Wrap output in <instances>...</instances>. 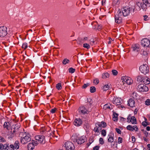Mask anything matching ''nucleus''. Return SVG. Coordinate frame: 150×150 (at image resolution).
I'll list each match as a JSON object with an SVG mask.
<instances>
[{
	"instance_id": "f257e3e1",
	"label": "nucleus",
	"mask_w": 150,
	"mask_h": 150,
	"mask_svg": "<svg viewBox=\"0 0 150 150\" xmlns=\"http://www.w3.org/2000/svg\"><path fill=\"white\" fill-rule=\"evenodd\" d=\"M142 3L137 2L136 8L138 10H140L141 7L143 10L146 11L147 7L150 6V3L148 2V0H142Z\"/></svg>"
},
{
	"instance_id": "f03ea898",
	"label": "nucleus",
	"mask_w": 150,
	"mask_h": 150,
	"mask_svg": "<svg viewBox=\"0 0 150 150\" xmlns=\"http://www.w3.org/2000/svg\"><path fill=\"white\" fill-rule=\"evenodd\" d=\"M95 127H94L93 131L95 132L98 133L101 130L102 127H105L106 126L105 122L102 121L101 122H97L95 124Z\"/></svg>"
},
{
	"instance_id": "7ed1b4c3",
	"label": "nucleus",
	"mask_w": 150,
	"mask_h": 150,
	"mask_svg": "<svg viewBox=\"0 0 150 150\" xmlns=\"http://www.w3.org/2000/svg\"><path fill=\"white\" fill-rule=\"evenodd\" d=\"M64 146L66 150H74L75 149L73 143L70 142H66L64 144Z\"/></svg>"
},
{
	"instance_id": "20e7f679",
	"label": "nucleus",
	"mask_w": 150,
	"mask_h": 150,
	"mask_svg": "<svg viewBox=\"0 0 150 150\" xmlns=\"http://www.w3.org/2000/svg\"><path fill=\"white\" fill-rule=\"evenodd\" d=\"M121 80L123 84L126 83L128 85L131 84L133 82L131 78L129 77L123 76L121 78Z\"/></svg>"
},
{
	"instance_id": "39448f33",
	"label": "nucleus",
	"mask_w": 150,
	"mask_h": 150,
	"mask_svg": "<svg viewBox=\"0 0 150 150\" xmlns=\"http://www.w3.org/2000/svg\"><path fill=\"white\" fill-rule=\"evenodd\" d=\"M23 137H21V142L23 144H25L27 143L31 140L30 136L29 135H26L25 134H24Z\"/></svg>"
},
{
	"instance_id": "423d86ee",
	"label": "nucleus",
	"mask_w": 150,
	"mask_h": 150,
	"mask_svg": "<svg viewBox=\"0 0 150 150\" xmlns=\"http://www.w3.org/2000/svg\"><path fill=\"white\" fill-rule=\"evenodd\" d=\"M131 10L130 8L129 7H125L121 9L123 15L124 16H128L130 14Z\"/></svg>"
},
{
	"instance_id": "0eeeda50",
	"label": "nucleus",
	"mask_w": 150,
	"mask_h": 150,
	"mask_svg": "<svg viewBox=\"0 0 150 150\" xmlns=\"http://www.w3.org/2000/svg\"><path fill=\"white\" fill-rule=\"evenodd\" d=\"M139 70L142 73L146 74L149 72V68L146 64H143L140 67Z\"/></svg>"
},
{
	"instance_id": "6e6552de",
	"label": "nucleus",
	"mask_w": 150,
	"mask_h": 150,
	"mask_svg": "<svg viewBox=\"0 0 150 150\" xmlns=\"http://www.w3.org/2000/svg\"><path fill=\"white\" fill-rule=\"evenodd\" d=\"M36 142H37L39 143L44 144L45 143V137L43 135H37L35 137Z\"/></svg>"
},
{
	"instance_id": "1a4fd4ad",
	"label": "nucleus",
	"mask_w": 150,
	"mask_h": 150,
	"mask_svg": "<svg viewBox=\"0 0 150 150\" xmlns=\"http://www.w3.org/2000/svg\"><path fill=\"white\" fill-rule=\"evenodd\" d=\"M38 144V143L37 142L33 140L28 144L27 149L28 150H33L35 146Z\"/></svg>"
},
{
	"instance_id": "9d476101",
	"label": "nucleus",
	"mask_w": 150,
	"mask_h": 150,
	"mask_svg": "<svg viewBox=\"0 0 150 150\" xmlns=\"http://www.w3.org/2000/svg\"><path fill=\"white\" fill-rule=\"evenodd\" d=\"M7 28L6 27L2 26L0 27V37H4L7 34Z\"/></svg>"
},
{
	"instance_id": "9b49d317",
	"label": "nucleus",
	"mask_w": 150,
	"mask_h": 150,
	"mask_svg": "<svg viewBox=\"0 0 150 150\" xmlns=\"http://www.w3.org/2000/svg\"><path fill=\"white\" fill-rule=\"evenodd\" d=\"M114 97L112 100V103L116 105H120L122 102V100L120 98Z\"/></svg>"
},
{
	"instance_id": "f8f14e48",
	"label": "nucleus",
	"mask_w": 150,
	"mask_h": 150,
	"mask_svg": "<svg viewBox=\"0 0 150 150\" xmlns=\"http://www.w3.org/2000/svg\"><path fill=\"white\" fill-rule=\"evenodd\" d=\"M141 45L144 47H149L150 45V40L147 38H144L141 41Z\"/></svg>"
},
{
	"instance_id": "ddd939ff",
	"label": "nucleus",
	"mask_w": 150,
	"mask_h": 150,
	"mask_svg": "<svg viewBox=\"0 0 150 150\" xmlns=\"http://www.w3.org/2000/svg\"><path fill=\"white\" fill-rule=\"evenodd\" d=\"M138 89L140 92H145L148 90V87L143 84L139 85L138 86Z\"/></svg>"
},
{
	"instance_id": "4468645a",
	"label": "nucleus",
	"mask_w": 150,
	"mask_h": 150,
	"mask_svg": "<svg viewBox=\"0 0 150 150\" xmlns=\"http://www.w3.org/2000/svg\"><path fill=\"white\" fill-rule=\"evenodd\" d=\"M20 127L19 123H17L16 125H13L11 129L12 132L14 133H17Z\"/></svg>"
},
{
	"instance_id": "2eb2a0df",
	"label": "nucleus",
	"mask_w": 150,
	"mask_h": 150,
	"mask_svg": "<svg viewBox=\"0 0 150 150\" xmlns=\"http://www.w3.org/2000/svg\"><path fill=\"white\" fill-rule=\"evenodd\" d=\"M86 140L85 137L84 136H82L79 137L76 139V142L78 144H81L85 142Z\"/></svg>"
},
{
	"instance_id": "dca6fc26",
	"label": "nucleus",
	"mask_w": 150,
	"mask_h": 150,
	"mask_svg": "<svg viewBox=\"0 0 150 150\" xmlns=\"http://www.w3.org/2000/svg\"><path fill=\"white\" fill-rule=\"evenodd\" d=\"M19 141H16L15 142L14 145L11 144L10 145V147L11 148V150H14V149H17L19 147Z\"/></svg>"
},
{
	"instance_id": "f3484780",
	"label": "nucleus",
	"mask_w": 150,
	"mask_h": 150,
	"mask_svg": "<svg viewBox=\"0 0 150 150\" xmlns=\"http://www.w3.org/2000/svg\"><path fill=\"white\" fill-rule=\"evenodd\" d=\"M79 110L80 113L83 114H88L89 112L88 110L84 106H81L80 107Z\"/></svg>"
},
{
	"instance_id": "a211bd4d",
	"label": "nucleus",
	"mask_w": 150,
	"mask_h": 150,
	"mask_svg": "<svg viewBox=\"0 0 150 150\" xmlns=\"http://www.w3.org/2000/svg\"><path fill=\"white\" fill-rule=\"evenodd\" d=\"M82 123V121L80 118L76 119L74 122V125L77 126H79L81 125Z\"/></svg>"
},
{
	"instance_id": "6ab92c4d",
	"label": "nucleus",
	"mask_w": 150,
	"mask_h": 150,
	"mask_svg": "<svg viewBox=\"0 0 150 150\" xmlns=\"http://www.w3.org/2000/svg\"><path fill=\"white\" fill-rule=\"evenodd\" d=\"M114 135L113 133H110L108 135V142L112 143L114 141Z\"/></svg>"
},
{
	"instance_id": "aec40b11",
	"label": "nucleus",
	"mask_w": 150,
	"mask_h": 150,
	"mask_svg": "<svg viewBox=\"0 0 150 150\" xmlns=\"http://www.w3.org/2000/svg\"><path fill=\"white\" fill-rule=\"evenodd\" d=\"M134 101L132 99H130L128 101V105L131 107L134 106Z\"/></svg>"
},
{
	"instance_id": "412c9836",
	"label": "nucleus",
	"mask_w": 150,
	"mask_h": 150,
	"mask_svg": "<svg viewBox=\"0 0 150 150\" xmlns=\"http://www.w3.org/2000/svg\"><path fill=\"white\" fill-rule=\"evenodd\" d=\"M129 123L131 122L132 124H136V120L135 117L132 116L131 117L130 120L127 121Z\"/></svg>"
},
{
	"instance_id": "4be33fe9",
	"label": "nucleus",
	"mask_w": 150,
	"mask_h": 150,
	"mask_svg": "<svg viewBox=\"0 0 150 150\" xmlns=\"http://www.w3.org/2000/svg\"><path fill=\"white\" fill-rule=\"evenodd\" d=\"M133 51L134 52H138L139 50V46L138 45L135 44L132 47Z\"/></svg>"
},
{
	"instance_id": "5701e85b",
	"label": "nucleus",
	"mask_w": 150,
	"mask_h": 150,
	"mask_svg": "<svg viewBox=\"0 0 150 150\" xmlns=\"http://www.w3.org/2000/svg\"><path fill=\"white\" fill-rule=\"evenodd\" d=\"M48 136L50 137V141H51V140L52 139V138H53L54 139H55V138H57L58 136H55V133H54L53 132L52 133H50L48 134ZM56 140H57V139H55Z\"/></svg>"
},
{
	"instance_id": "b1692460",
	"label": "nucleus",
	"mask_w": 150,
	"mask_h": 150,
	"mask_svg": "<svg viewBox=\"0 0 150 150\" xmlns=\"http://www.w3.org/2000/svg\"><path fill=\"white\" fill-rule=\"evenodd\" d=\"M115 22L117 23H120L122 22V17H118L116 16L115 17Z\"/></svg>"
},
{
	"instance_id": "393cba45",
	"label": "nucleus",
	"mask_w": 150,
	"mask_h": 150,
	"mask_svg": "<svg viewBox=\"0 0 150 150\" xmlns=\"http://www.w3.org/2000/svg\"><path fill=\"white\" fill-rule=\"evenodd\" d=\"M110 88V85H109L108 84H106L102 87V89L103 91H106L107 90L109 89Z\"/></svg>"
},
{
	"instance_id": "a878e982",
	"label": "nucleus",
	"mask_w": 150,
	"mask_h": 150,
	"mask_svg": "<svg viewBox=\"0 0 150 150\" xmlns=\"http://www.w3.org/2000/svg\"><path fill=\"white\" fill-rule=\"evenodd\" d=\"M10 123L8 122H5L3 125L4 128H6L7 129H8L10 127Z\"/></svg>"
},
{
	"instance_id": "bb28decb",
	"label": "nucleus",
	"mask_w": 150,
	"mask_h": 150,
	"mask_svg": "<svg viewBox=\"0 0 150 150\" xmlns=\"http://www.w3.org/2000/svg\"><path fill=\"white\" fill-rule=\"evenodd\" d=\"M109 77V74L107 72L104 73L102 74V78L103 79H105L108 78Z\"/></svg>"
},
{
	"instance_id": "cd10ccee",
	"label": "nucleus",
	"mask_w": 150,
	"mask_h": 150,
	"mask_svg": "<svg viewBox=\"0 0 150 150\" xmlns=\"http://www.w3.org/2000/svg\"><path fill=\"white\" fill-rule=\"evenodd\" d=\"M112 106L110 104H106L103 107V108L105 110L108 109H112Z\"/></svg>"
},
{
	"instance_id": "c85d7f7f",
	"label": "nucleus",
	"mask_w": 150,
	"mask_h": 150,
	"mask_svg": "<svg viewBox=\"0 0 150 150\" xmlns=\"http://www.w3.org/2000/svg\"><path fill=\"white\" fill-rule=\"evenodd\" d=\"M9 147L8 146V144H6L3 145V150H8L9 148Z\"/></svg>"
},
{
	"instance_id": "c756f323",
	"label": "nucleus",
	"mask_w": 150,
	"mask_h": 150,
	"mask_svg": "<svg viewBox=\"0 0 150 150\" xmlns=\"http://www.w3.org/2000/svg\"><path fill=\"white\" fill-rule=\"evenodd\" d=\"M121 10L120 9H118L117 12V14H116L115 15V16H116L118 17H122V13L121 12Z\"/></svg>"
},
{
	"instance_id": "7c9ffc66",
	"label": "nucleus",
	"mask_w": 150,
	"mask_h": 150,
	"mask_svg": "<svg viewBox=\"0 0 150 150\" xmlns=\"http://www.w3.org/2000/svg\"><path fill=\"white\" fill-rule=\"evenodd\" d=\"M137 80L139 82H142L143 81V77L142 76H139L137 77Z\"/></svg>"
},
{
	"instance_id": "2f4dec72",
	"label": "nucleus",
	"mask_w": 150,
	"mask_h": 150,
	"mask_svg": "<svg viewBox=\"0 0 150 150\" xmlns=\"http://www.w3.org/2000/svg\"><path fill=\"white\" fill-rule=\"evenodd\" d=\"M96 91V88L94 86H91L90 88V91L91 93L95 92Z\"/></svg>"
},
{
	"instance_id": "473e14b6",
	"label": "nucleus",
	"mask_w": 150,
	"mask_h": 150,
	"mask_svg": "<svg viewBox=\"0 0 150 150\" xmlns=\"http://www.w3.org/2000/svg\"><path fill=\"white\" fill-rule=\"evenodd\" d=\"M56 88L58 90H61L62 88V86L61 83H58L56 86Z\"/></svg>"
},
{
	"instance_id": "72a5a7b5",
	"label": "nucleus",
	"mask_w": 150,
	"mask_h": 150,
	"mask_svg": "<svg viewBox=\"0 0 150 150\" xmlns=\"http://www.w3.org/2000/svg\"><path fill=\"white\" fill-rule=\"evenodd\" d=\"M69 61L67 59H64L62 63L63 64L65 65L67 63H68Z\"/></svg>"
},
{
	"instance_id": "f704fd0d",
	"label": "nucleus",
	"mask_w": 150,
	"mask_h": 150,
	"mask_svg": "<svg viewBox=\"0 0 150 150\" xmlns=\"http://www.w3.org/2000/svg\"><path fill=\"white\" fill-rule=\"evenodd\" d=\"M83 47L87 49H88L90 47L89 45L87 43H84L83 45Z\"/></svg>"
},
{
	"instance_id": "c9c22d12",
	"label": "nucleus",
	"mask_w": 150,
	"mask_h": 150,
	"mask_svg": "<svg viewBox=\"0 0 150 150\" xmlns=\"http://www.w3.org/2000/svg\"><path fill=\"white\" fill-rule=\"evenodd\" d=\"M75 69L72 68H70L69 69V73H73L74 72Z\"/></svg>"
},
{
	"instance_id": "e433bc0d",
	"label": "nucleus",
	"mask_w": 150,
	"mask_h": 150,
	"mask_svg": "<svg viewBox=\"0 0 150 150\" xmlns=\"http://www.w3.org/2000/svg\"><path fill=\"white\" fill-rule=\"evenodd\" d=\"M127 129L131 131H133L132 127L131 125H129L127 127Z\"/></svg>"
},
{
	"instance_id": "4c0bfd02",
	"label": "nucleus",
	"mask_w": 150,
	"mask_h": 150,
	"mask_svg": "<svg viewBox=\"0 0 150 150\" xmlns=\"http://www.w3.org/2000/svg\"><path fill=\"white\" fill-rule=\"evenodd\" d=\"M132 127L133 131L134 130H135V131H138L139 129H138V128L137 127V126L134 125V126H133Z\"/></svg>"
},
{
	"instance_id": "58836bf2",
	"label": "nucleus",
	"mask_w": 150,
	"mask_h": 150,
	"mask_svg": "<svg viewBox=\"0 0 150 150\" xmlns=\"http://www.w3.org/2000/svg\"><path fill=\"white\" fill-rule=\"evenodd\" d=\"M132 96L134 98H136L137 96V94L136 92H134L132 95Z\"/></svg>"
},
{
	"instance_id": "ea45409f",
	"label": "nucleus",
	"mask_w": 150,
	"mask_h": 150,
	"mask_svg": "<svg viewBox=\"0 0 150 150\" xmlns=\"http://www.w3.org/2000/svg\"><path fill=\"white\" fill-rule=\"evenodd\" d=\"M106 134V130L104 129H103L101 131V134L104 137L105 136Z\"/></svg>"
},
{
	"instance_id": "a19ab883",
	"label": "nucleus",
	"mask_w": 150,
	"mask_h": 150,
	"mask_svg": "<svg viewBox=\"0 0 150 150\" xmlns=\"http://www.w3.org/2000/svg\"><path fill=\"white\" fill-rule=\"evenodd\" d=\"M28 47V45L27 43H23L22 45V48L24 49H26Z\"/></svg>"
},
{
	"instance_id": "79ce46f5",
	"label": "nucleus",
	"mask_w": 150,
	"mask_h": 150,
	"mask_svg": "<svg viewBox=\"0 0 150 150\" xmlns=\"http://www.w3.org/2000/svg\"><path fill=\"white\" fill-rule=\"evenodd\" d=\"M112 74L114 76H116L117 74V71L113 69L112 70Z\"/></svg>"
},
{
	"instance_id": "37998d69",
	"label": "nucleus",
	"mask_w": 150,
	"mask_h": 150,
	"mask_svg": "<svg viewBox=\"0 0 150 150\" xmlns=\"http://www.w3.org/2000/svg\"><path fill=\"white\" fill-rule=\"evenodd\" d=\"M145 104L146 105H150V100L149 99H147L145 101Z\"/></svg>"
},
{
	"instance_id": "c03bdc74",
	"label": "nucleus",
	"mask_w": 150,
	"mask_h": 150,
	"mask_svg": "<svg viewBox=\"0 0 150 150\" xmlns=\"http://www.w3.org/2000/svg\"><path fill=\"white\" fill-rule=\"evenodd\" d=\"M90 84L89 83H88L87 84H84L82 86V88H86L87 86H89Z\"/></svg>"
},
{
	"instance_id": "a18cd8bd",
	"label": "nucleus",
	"mask_w": 150,
	"mask_h": 150,
	"mask_svg": "<svg viewBox=\"0 0 150 150\" xmlns=\"http://www.w3.org/2000/svg\"><path fill=\"white\" fill-rule=\"evenodd\" d=\"M100 143L101 144H103L104 143V141L103 139L102 138L100 137L99 139Z\"/></svg>"
},
{
	"instance_id": "49530a36",
	"label": "nucleus",
	"mask_w": 150,
	"mask_h": 150,
	"mask_svg": "<svg viewBox=\"0 0 150 150\" xmlns=\"http://www.w3.org/2000/svg\"><path fill=\"white\" fill-rule=\"evenodd\" d=\"M93 82L96 84H98L99 82L98 79H95L93 81Z\"/></svg>"
},
{
	"instance_id": "de8ad7c7",
	"label": "nucleus",
	"mask_w": 150,
	"mask_h": 150,
	"mask_svg": "<svg viewBox=\"0 0 150 150\" xmlns=\"http://www.w3.org/2000/svg\"><path fill=\"white\" fill-rule=\"evenodd\" d=\"M122 139L120 137H119L118 138V143L119 144H120L122 143Z\"/></svg>"
},
{
	"instance_id": "09e8293b",
	"label": "nucleus",
	"mask_w": 150,
	"mask_h": 150,
	"mask_svg": "<svg viewBox=\"0 0 150 150\" xmlns=\"http://www.w3.org/2000/svg\"><path fill=\"white\" fill-rule=\"evenodd\" d=\"M119 0H113V4H118L119 3Z\"/></svg>"
},
{
	"instance_id": "8fccbe9b",
	"label": "nucleus",
	"mask_w": 150,
	"mask_h": 150,
	"mask_svg": "<svg viewBox=\"0 0 150 150\" xmlns=\"http://www.w3.org/2000/svg\"><path fill=\"white\" fill-rule=\"evenodd\" d=\"M91 42H90V44H91L92 45L95 44V41L94 40V39H91L90 40Z\"/></svg>"
},
{
	"instance_id": "3c124183",
	"label": "nucleus",
	"mask_w": 150,
	"mask_h": 150,
	"mask_svg": "<svg viewBox=\"0 0 150 150\" xmlns=\"http://www.w3.org/2000/svg\"><path fill=\"white\" fill-rule=\"evenodd\" d=\"M115 130L116 131V132L119 134H120L121 133V131L120 130V129L117 128H115Z\"/></svg>"
},
{
	"instance_id": "603ef678",
	"label": "nucleus",
	"mask_w": 150,
	"mask_h": 150,
	"mask_svg": "<svg viewBox=\"0 0 150 150\" xmlns=\"http://www.w3.org/2000/svg\"><path fill=\"white\" fill-rule=\"evenodd\" d=\"M142 125L144 127H146V126L148 125L147 123L146 122H143L142 123Z\"/></svg>"
},
{
	"instance_id": "864d4df0",
	"label": "nucleus",
	"mask_w": 150,
	"mask_h": 150,
	"mask_svg": "<svg viewBox=\"0 0 150 150\" xmlns=\"http://www.w3.org/2000/svg\"><path fill=\"white\" fill-rule=\"evenodd\" d=\"M99 148V146H95L93 148L94 150H98Z\"/></svg>"
},
{
	"instance_id": "5fc2aeb1",
	"label": "nucleus",
	"mask_w": 150,
	"mask_h": 150,
	"mask_svg": "<svg viewBox=\"0 0 150 150\" xmlns=\"http://www.w3.org/2000/svg\"><path fill=\"white\" fill-rule=\"evenodd\" d=\"M118 119V117H113V120L114 121H116Z\"/></svg>"
},
{
	"instance_id": "6e6d98bb",
	"label": "nucleus",
	"mask_w": 150,
	"mask_h": 150,
	"mask_svg": "<svg viewBox=\"0 0 150 150\" xmlns=\"http://www.w3.org/2000/svg\"><path fill=\"white\" fill-rule=\"evenodd\" d=\"M144 133L145 134V136H144L146 137H147L149 134V133L146 131H145L144 132Z\"/></svg>"
},
{
	"instance_id": "4d7b16f0",
	"label": "nucleus",
	"mask_w": 150,
	"mask_h": 150,
	"mask_svg": "<svg viewBox=\"0 0 150 150\" xmlns=\"http://www.w3.org/2000/svg\"><path fill=\"white\" fill-rule=\"evenodd\" d=\"M120 119L121 121H125L126 120V119L123 117H120Z\"/></svg>"
},
{
	"instance_id": "13d9d810",
	"label": "nucleus",
	"mask_w": 150,
	"mask_h": 150,
	"mask_svg": "<svg viewBox=\"0 0 150 150\" xmlns=\"http://www.w3.org/2000/svg\"><path fill=\"white\" fill-rule=\"evenodd\" d=\"M132 142H134L135 141V138L134 136H132Z\"/></svg>"
},
{
	"instance_id": "bf43d9fd",
	"label": "nucleus",
	"mask_w": 150,
	"mask_h": 150,
	"mask_svg": "<svg viewBox=\"0 0 150 150\" xmlns=\"http://www.w3.org/2000/svg\"><path fill=\"white\" fill-rule=\"evenodd\" d=\"M55 110L56 109H55L53 108L50 111L52 113H54L55 112Z\"/></svg>"
},
{
	"instance_id": "052dcab7",
	"label": "nucleus",
	"mask_w": 150,
	"mask_h": 150,
	"mask_svg": "<svg viewBox=\"0 0 150 150\" xmlns=\"http://www.w3.org/2000/svg\"><path fill=\"white\" fill-rule=\"evenodd\" d=\"M3 144H0V150H3Z\"/></svg>"
},
{
	"instance_id": "680f3d73",
	"label": "nucleus",
	"mask_w": 150,
	"mask_h": 150,
	"mask_svg": "<svg viewBox=\"0 0 150 150\" xmlns=\"http://www.w3.org/2000/svg\"><path fill=\"white\" fill-rule=\"evenodd\" d=\"M5 141V139L3 138H0V142H4Z\"/></svg>"
},
{
	"instance_id": "e2e57ef3",
	"label": "nucleus",
	"mask_w": 150,
	"mask_h": 150,
	"mask_svg": "<svg viewBox=\"0 0 150 150\" xmlns=\"http://www.w3.org/2000/svg\"><path fill=\"white\" fill-rule=\"evenodd\" d=\"M113 115L114 116V117H118V114L116 112H113Z\"/></svg>"
},
{
	"instance_id": "0e129e2a",
	"label": "nucleus",
	"mask_w": 150,
	"mask_h": 150,
	"mask_svg": "<svg viewBox=\"0 0 150 150\" xmlns=\"http://www.w3.org/2000/svg\"><path fill=\"white\" fill-rule=\"evenodd\" d=\"M144 20L145 21L147 20V16L146 15H144Z\"/></svg>"
},
{
	"instance_id": "69168bd1",
	"label": "nucleus",
	"mask_w": 150,
	"mask_h": 150,
	"mask_svg": "<svg viewBox=\"0 0 150 150\" xmlns=\"http://www.w3.org/2000/svg\"><path fill=\"white\" fill-rule=\"evenodd\" d=\"M146 137L144 136L143 137V139L144 141L146 142H147L148 140V139L146 138Z\"/></svg>"
},
{
	"instance_id": "338daca9",
	"label": "nucleus",
	"mask_w": 150,
	"mask_h": 150,
	"mask_svg": "<svg viewBox=\"0 0 150 150\" xmlns=\"http://www.w3.org/2000/svg\"><path fill=\"white\" fill-rule=\"evenodd\" d=\"M146 129L147 131H149L150 130V127L149 126H147L146 127Z\"/></svg>"
},
{
	"instance_id": "774afa93",
	"label": "nucleus",
	"mask_w": 150,
	"mask_h": 150,
	"mask_svg": "<svg viewBox=\"0 0 150 150\" xmlns=\"http://www.w3.org/2000/svg\"><path fill=\"white\" fill-rule=\"evenodd\" d=\"M147 146L148 147V148L149 149V150H150V144H148L147 145Z\"/></svg>"
}]
</instances>
